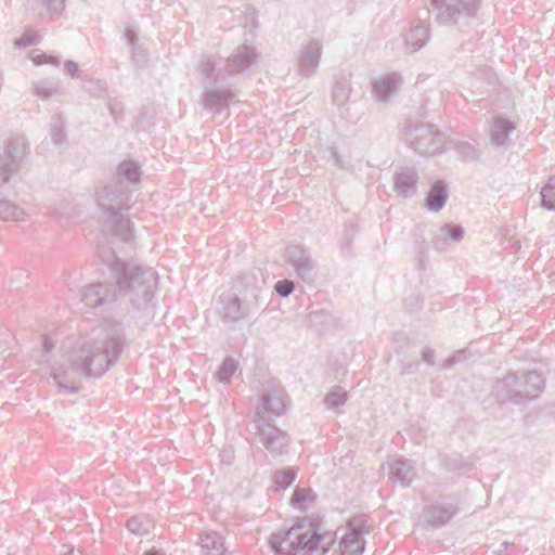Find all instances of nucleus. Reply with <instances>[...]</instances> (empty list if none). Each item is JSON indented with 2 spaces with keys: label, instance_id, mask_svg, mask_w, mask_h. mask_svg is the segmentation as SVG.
Segmentation results:
<instances>
[{
  "label": "nucleus",
  "instance_id": "obj_50",
  "mask_svg": "<svg viewBox=\"0 0 555 555\" xmlns=\"http://www.w3.org/2000/svg\"><path fill=\"white\" fill-rule=\"evenodd\" d=\"M512 545H513V543L503 542V543L501 544L500 552L507 550V548H508L509 546H512Z\"/></svg>",
  "mask_w": 555,
  "mask_h": 555
},
{
  "label": "nucleus",
  "instance_id": "obj_10",
  "mask_svg": "<svg viewBox=\"0 0 555 555\" xmlns=\"http://www.w3.org/2000/svg\"><path fill=\"white\" fill-rule=\"evenodd\" d=\"M251 426L260 442L272 455H281L285 452L288 444V436L285 431L273 426L260 414L254 420Z\"/></svg>",
  "mask_w": 555,
  "mask_h": 555
},
{
  "label": "nucleus",
  "instance_id": "obj_45",
  "mask_svg": "<svg viewBox=\"0 0 555 555\" xmlns=\"http://www.w3.org/2000/svg\"><path fill=\"white\" fill-rule=\"evenodd\" d=\"M64 73L70 76L72 78H79L80 76L79 66L76 62L73 61L65 63Z\"/></svg>",
  "mask_w": 555,
  "mask_h": 555
},
{
  "label": "nucleus",
  "instance_id": "obj_3",
  "mask_svg": "<svg viewBox=\"0 0 555 555\" xmlns=\"http://www.w3.org/2000/svg\"><path fill=\"white\" fill-rule=\"evenodd\" d=\"M333 543L332 533H321L312 521L305 519L269 538V545L278 555H325Z\"/></svg>",
  "mask_w": 555,
  "mask_h": 555
},
{
  "label": "nucleus",
  "instance_id": "obj_13",
  "mask_svg": "<svg viewBox=\"0 0 555 555\" xmlns=\"http://www.w3.org/2000/svg\"><path fill=\"white\" fill-rule=\"evenodd\" d=\"M321 54L322 48L317 41L301 46L297 57L298 74L304 78L313 76L319 68Z\"/></svg>",
  "mask_w": 555,
  "mask_h": 555
},
{
  "label": "nucleus",
  "instance_id": "obj_30",
  "mask_svg": "<svg viewBox=\"0 0 555 555\" xmlns=\"http://www.w3.org/2000/svg\"><path fill=\"white\" fill-rule=\"evenodd\" d=\"M237 371V361L231 357H228L223 360L220 369L218 370L216 376L217 379L222 384H230L232 377Z\"/></svg>",
  "mask_w": 555,
  "mask_h": 555
},
{
  "label": "nucleus",
  "instance_id": "obj_51",
  "mask_svg": "<svg viewBox=\"0 0 555 555\" xmlns=\"http://www.w3.org/2000/svg\"><path fill=\"white\" fill-rule=\"evenodd\" d=\"M144 555H162L158 551L152 550L146 552Z\"/></svg>",
  "mask_w": 555,
  "mask_h": 555
},
{
  "label": "nucleus",
  "instance_id": "obj_43",
  "mask_svg": "<svg viewBox=\"0 0 555 555\" xmlns=\"http://www.w3.org/2000/svg\"><path fill=\"white\" fill-rule=\"evenodd\" d=\"M37 42V35L33 33L24 34L17 41L16 44L21 48H27Z\"/></svg>",
  "mask_w": 555,
  "mask_h": 555
},
{
  "label": "nucleus",
  "instance_id": "obj_33",
  "mask_svg": "<svg viewBox=\"0 0 555 555\" xmlns=\"http://www.w3.org/2000/svg\"><path fill=\"white\" fill-rule=\"evenodd\" d=\"M314 500V493L311 489L296 488L292 495V505L299 509H306L307 503H311Z\"/></svg>",
  "mask_w": 555,
  "mask_h": 555
},
{
  "label": "nucleus",
  "instance_id": "obj_37",
  "mask_svg": "<svg viewBox=\"0 0 555 555\" xmlns=\"http://www.w3.org/2000/svg\"><path fill=\"white\" fill-rule=\"evenodd\" d=\"M348 399L347 392L340 387H335L325 397V403L327 408L335 409L343 405Z\"/></svg>",
  "mask_w": 555,
  "mask_h": 555
},
{
  "label": "nucleus",
  "instance_id": "obj_20",
  "mask_svg": "<svg viewBox=\"0 0 555 555\" xmlns=\"http://www.w3.org/2000/svg\"><path fill=\"white\" fill-rule=\"evenodd\" d=\"M401 85L402 79L400 75H386L375 81L373 85L372 95L375 101L386 103L397 93Z\"/></svg>",
  "mask_w": 555,
  "mask_h": 555
},
{
  "label": "nucleus",
  "instance_id": "obj_28",
  "mask_svg": "<svg viewBox=\"0 0 555 555\" xmlns=\"http://www.w3.org/2000/svg\"><path fill=\"white\" fill-rule=\"evenodd\" d=\"M83 208L80 205L66 204L55 211L59 221L66 225L81 220Z\"/></svg>",
  "mask_w": 555,
  "mask_h": 555
},
{
  "label": "nucleus",
  "instance_id": "obj_52",
  "mask_svg": "<svg viewBox=\"0 0 555 555\" xmlns=\"http://www.w3.org/2000/svg\"><path fill=\"white\" fill-rule=\"evenodd\" d=\"M133 285H134V287L137 288V287H138V282H134V281H133Z\"/></svg>",
  "mask_w": 555,
  "mask_h": 555
},
{
  "label": "nucleus",
  "instance_id": "obj_46",
  "mask_svg": "<svg viewBox=\"0 0 555 555\" xmlns=\"http://www.w3.org/2000/svg\"><path fill=\"white\" fill-rule=\"evenodd\" d=\"M434 357H435V352L433 349L430 348H425L422 352V360L429 364V365H434L435 362H434Z\"/></svg>",
  "mask_w": 555,
  "mask_h": 555
},
{
  "label": "nucleus",
  "instance_id": "obj_49",
  "mask_svg": "<svg viewBox=\"0 0 555 555\" xmlns=\"http://www.w3.org/2000/svg\"><path fill=\"white\" fill-rule=\"evenodd\" d=\"M42 345L47 353H49L54 347V343L50 337H44Z\"/></svg>",
  "mask_w": 555,
  "mask_h": 555
},
{
  "label": "nucleus",
  "instance_id": "obj_9",
  "mask_svg": "<svg viewBox=\"0 0 555 555\" xmlns=\"http://www.w3.org/2000/svg\"><path fill=\"white\" fill-rule=\"evenodd\" d=\"M409 141L415 152L423 156H435L443 151L444 138L442 133L434 131L431 125L409 128Z\"/></svg>",
  "mask_w": 555,
  "mask_h": 555
},
{
  "label": "nucleus",
  "instance_id": "obj_31",
  "mask_svg": "<svg viewBox=\"0 0 555 555\" xmlns=\"http://www.w3.org/2000/svg\"><path fill=\"white\" fill-rule=\"evenodd\" d=\"M295 477L296 470H294L293 468L276 472L273 477L274 491L287 489L294 482Z\"/></svg>",
  "mask_w": 555,
  "mask_h": 555
},
{
  "label": "nucleus",
  "instance_id": "obj_21",
  "mask_svg": "<svg viewBox=\"0 0 555 555\" xmlns=\"http://www.w3.org/2000/svg\"><path fill=\"white\" fill-rule=\"evenodd\" d=\"M256 60L254 49L247 46H241L228 57L225 68L229 74H237L248 68Z\"/></svg>",
  "mask_w": 555,
  "mask_h": 555
},
{
  "label": "nucleus",
  "instance_id": "obj_35",
  "mask_svg": "<svg viewBox=\"0 0 555 555\" xmlns=\"http://www.w3.org/2000/svg\"><path fill=\"white\" fill-rule=\"evenodd\" d=\"M542 206L555 210V178H551L541 190Z\"/></svg>",
  "mask_w": 555,
  "mask_h": 555
},
{
  "label": "nucleus",
  "instance_id": "obj_39",
  "mask_svg": "<svg viewBox=\"0 0 555 555\" xmlns=\"http://www.w3.org/2000/svg\"><path fill=\"white\" fill-rule=\"evenodd\" d=\"M52 132H51V137H52V140L55 144H61L63 143L64 139H65V132L63 130V122H62V119H61V116H54L52 118Z\"/></svg>",
  "mask_w": 555,
  "mask_h": 555
},
{
  "label": "nucleus",
  "instance_id": "obj_4",
  "mask_svg": "<svg viewBox=\"0 0 555 555\" xmlns=\"http://www.w3.org/2000/svg\"><path fill=\"white\" fill-rule=\"evenodd\" d=\"M96 203L105 215L104 229L124 242H130L133 237L131 222L125 216L130 205L124 198V193L116 185H105L96 192Z\"/></svg>",
  "mask_w": 555,
  "mask_h": 555
},
{
  "label": "nucleus",
  "instance_id": "obj_42",
  "mask_svg": "<svg viewBox=\"0 0 555 555\" xmlns=\"http://www.w3.org/2000/svg\"><path fill=\"white\" fill-rule=\"evenodd\" d=\"M465 357H466L465 350H457L441 363V369L448 370V369L452 367L455 363L463 361L465 359Z\"/></svg>",
  "mask_w": 555,
  "mask_h": 555
},
{
  "label": "nucleus",
  "instance_id": "obj_27",
  "mask_svg": "<svg viewBox=\"0 0 555 555\" xmlns=\"http://www.w3.org/2000/svg\"><path fill=\"white\" fill-rule=\"evenodd\" d=\"M428 38V28L425 25H417L410 29L405 36V46L410 52L418 51Z\"/></svg>",
  "mask_w": 555,
  "mask_h": 555
},
{
  "label": "nucleus",
  "instance_id": "obj_40",
  "mask_svg": "<svg viewBox=\"0 0 555 555\" xmlns=\"http://www.w3.org/2000/svg\"><path fill=\"white\" fill-rule=\"evenodd\" d=\"M30 60L36 65L53 64V65L57 66L60 63V60L57 56L48 55L43 52H36V51L31 52Z\"/></svg>",
  "mask_w": 555,
  "mask_h": 555
},
{
  "label": "nucleus",
  "instance_id": "obj_34",
  "mask_svg": "<svg viewBox=\"0 0 555 555\" xmlns=\"http://www.w3.org/2000/svg\"><path fill=\"white\" fill-rule=\"evenodd\" d=\"M35 94L42 100H48L59 92V85L49 79H43L34 83Z\"/></svg>",
  "mask_w": 555,
  "mask_h": 555
},
{
  "label": "nucleus",
  "instance_id": "obj_47",
  "mask_svg": "<svg viewBox=\"0 0 555 555\" xmlns=\"http://www.w3.org/2000/svg\"><path fill=\"white\" fill-rule=\"evenodd\" d=\"M60 555H83L80 548L70 545H63Z\"/></svg>",
  "mask_w": 555,
  "mask_h": 555
},
{
  "label": "nucleus",
  "instance_id": "obj_26",
  "mask_svg": "<svg viewBox=\"0 0 555 555\" xmlns=\"http://www.w3.org/2000/svg\"><path fill=\"white\" fill-rule=\"evenodd\" d=\"M30 9L36 11L40 16H48L60 14L65 8V0H30Z\"/></svg>",
  "mask_w": 555,
  "mask_h": 555
},
{
  "label": "nucleus",
  "instance_id": "obj_12",
  "mask_svg": "<svg viewBox=\"0 0 555 555\" xmlns=\"http://www.w3.org/2000/svg\"><path fill=\"white\" fill-rule=\"evenodd\" d=\"M370 533L364 518H353L348 522L345 534L339 542L341 555H362L364 552V534Z\"/></svg>",
  "mask_w": 555,
  "mask_h": 555
},
{
  "label": "nucleus",
  "instance_id": "obj_15",
  "mask_svg": "<svg viewBox=\"0 0 555 555\" xmlns=\"http://www.w3.org/2000/svg\"><path fill=\"white\" fill-rule=\"evenodd\" d=\"M393 190L403 198L413 197L417 191L418 173L413 167H400L392 177Z\"/></svg>",
  "mask_w": 555,
  "mask_h": 555
},
{
  "label": "nucleus",
  "instance_id": "obj_29",
  "mask_svg": "<svg viewBox=\"0 0 555 555\" xmlns=\"http://www.w3.org/2000/svg\"><path fill=\"white\" fill-rule=\"evenodd\" d=\"M152 526V519L146 515L134 516L127 522L128 530L138 535L146 534Z\"/></svg>",
  "mask_w": 555,
  "mask_h": 555
},
{
  "label": "nucleus",
  "instance_id": "obj_2",
  "mask_svg": "<svg viewBox=\"0 0 555 555\" xmlns=\"http://www.w3.org/2000/svg\"><path fill=\"white\" fill-rule=\"evenodd\" d=\"M103 261L109 268L117 284L118 295L134 309L149 310L154 306L158 276L151 267H142L134 261H126L115 256Z\"/></svg>",
  "mask_w": 555,
  "mask_h": 555
},
{
  "label": "nucleus",
  "instance_id": "obj_22",
  "mask_svg": "<svg viewBox=\"0 0 555 555\" xmlns=\"http://www.w3.org/2000/svg\"><path fill=\"white\" fill-rule=\"evenodd\" d=\"M515 130L512 121L503 117H495L490 129V143L495 147L505 146L509 142V134Z\"/></svg>",
  "mask_w": 555,
  "mask_h": 555
},
{
  "label": "nucleus",
  "instance_id": "obj_23",
  "mask_svg": "<svg viewBox=\"0 0 555 555\" xmlns=\"http://www.w3.org/2000/svg\"><path fill=\"white\" fill-rule=\"evenodd\" d=\"M454 508L449 506L429 505L423 511V518L434 528L444 526L454 515Z\"/></svg>",
  "mask_w": 555,
  "mask_h": 555
},
{
  "label": "nucleus",
  "instance_id": "obj_32",
  "mask_svg": "<svg viewBox=\"0 0 555 555\" xmlns=\"http://www.w3.org/2000/svg\"><path fill=\"white\" fill-rule=\"evenodd\" d=\"M118 173L130 183H137L140 179V167L133 160H124L118 166Z\"/></svg>",
  "mask_w": 555,
  "mask_h": 555
},
{
  "label": "nucleus",
  "instance_id": "obj_38",
  "mask_svg": "<svg viewBox=\"0 0 555 555\" xmlns=\"http://www.w3.org/2000/svg\"><path fill=\"white\" fill-rule=\"evenodd\" d=\"M440 234L453 242H459L463 238L464 229L459 224L447 223L440 228Z\"/></svg>",
  "mask_w": 555,
  "mask_h": 555
},
{
  "label": "nucleus",
  "instance_id": "obj_8",
  "mask_svg": "<svg viewBox=\"0 0 555 555\" xmlns=\"http://www.w3.org/2000/svg\"><path fill=\"white\" fill-rule=\"evenodd\" d=\"M27 152L28 145L25 138L18 135L9 138L4 153L0 154V188H3L21 170Z\"/></svg>",
  "mask_w": 555,
  "mask_h": 555
},
{
  "label": "nucleus",
  "instance_id": "obj_41",
  "mask_svg": "<svg viewBox=\"0 0 555 555\" xmlns=\"http://www.w3.org/2000/svg\"><path fill=\"white\" fill-rule=\"evenodd\" d=\"M294 288V282L291 280L278 281L274 286L275 292L282 297H287L288 295H291Z\"/></svg>",
  "mask_w": 555,
  "mask_h": 555
},
{
  "label": "nucleus",
  "instance_id": "obj_11",
  "mask_svg": "<svg viewBox=\"0 0 555 555\" xmlns=\"http://www.w3.org/2000/svg\"><path fill=\"white\" fill-rule=\"evenodd\" d=\"M285 259L305 283L312 284L318 278L319 266L307 249L291 245L285 250Z\"/></svg>",
  "mask_w": 555,
  "mask_h": 555
},
{
  "label": "nucleus",
  "instance_id": "obj_25",
  "mask_svg": "<svg viewBox=\"0 0 555 555\" xmlns=\"http://www.w3.org/2000/svg\"><path fill=\"white\" fill-rule=\"evenodd\" d=\"M448 197L449 195L446 183L438 180L431 185L426 197L425 206L429 211L438 212L444 207Z\"/></svg>",
  "mask_w": 555,
  "mask_h": 555
},
{
  "label": "nucleus",
  "instance_id": "obj_6",
  "mask_svg": "<svg viewBox=\"0 0 555 555\" xmlns=\"http://www.w3.org/2000/svg\"><path fill=\"white\" fill-rule=\"evenodd\" d=\"M544 380L535 371L505 376L496 385L498 392L504 400L515 404H526L538 398L543 391Z\"/></svg>",
  "mask_w": 555,
  "mask_h": 555
},
{
  "label": "nucleus",
  "instance_id": "obj_5",
  "mask_svg": "<svg viewBox=\"0 0 555 555\" xmlns=\"http://www.w3.org/2000/svg\"><path fill=\"white\" fill-rule=\"evenodd\" d=\"M204 88V109L214 116L224 114L234 99L233 92L225 87L222 69H216L211 61H204L201 66Z\"/></svg>",
  "mask_w": 555,
  "mask_h": 555
},
{
  "label": "nucleus",
  "instance_id": "obj_36",
  "mask_svg": "<svg viewBox=\"0 0 555 555\" xmlns=\"http://www.w3.org/2000/svg\"><path fill=\"white\" fill-rule=\"evenodd\" d=\"M350 94V87L347 82L340 81L336 82L332 90V98L334 104L341 106L344 105Z\"/></svg>",
  "mask_w": 555,
  "mask_h": 555
},
{
  "label": "nucleus",
  "instance_id": "obj_17",
  "mask_svg": "<svg viewBox=\"0 0 555 555\" xmlns=\"http://www.w3.org/2000/svg\"><path fill=\"white\" fill-rule=\"evenodd\" d=\"M240 285L243 287L244 298L256 300L259 304L261 295L266 291L264 276L260 269H253L244 273L240 279Z\"/></svg>",
  "mask_w": 555,
  "mask_h": 555
},
{
  "label": "nucleus",
  "instance_id": "obj_18",
  "mask_svg": "<svg viewBox=\"0 0 555 555\" xmlns=\"http://www.w3.org/2000/svg\"><path fill=\"white\" fill-rule=\"evenodd\" d=\"M285 408L284 391L281 388H273L261 397V406L256 412L255 418L260 414L270 421L271 416L280 415Z\"/></svg>",
  "mask_w": 555,
  "mask_h": 555
},
{
  "label": "nucleus",
  "instance_id": "obj_24",
  "mask_svg": "<svg viewBox=\"0 0 555 555\" xmlns=\"http://www.w3.org/2000/svg\"><path fill=\"white\" fill-rule=\"evenodd\" d=\"M199 544L206 555H232L224 546L223 538L215 531H205L199 538Z\"/></svg>",
  "mask_w": 555,
  "mask_h": 555
},
{
  "label": "nucleus",
  "instance_id": "obj_16",
  "mask_svg": "<svg viewBox=\"0 0 555 555\" xmlns=\"http://www.w3.org/2000/svg\"><path fill=\"white\" fill-rule=\"evenodd\" d=\"M387 465L389 468V479L400 483L402 487H409L416 477L414 464L410 460L401 456L395 457Z\"/></svg>",
  "mask_w": 555,
  "mask_h": 555
},
{
  "label": "nucleus",
  "instance_id": "obj_44",
  "mask_svg": "<svg viewBox=\"0 0 555 555\" xmlns=\"http://www.w3.org/2000/svg\"><path fill=\"white\" fill-rule=\"evenodd\" d=\"M459 152L468 159H474L478 156L476 149L467 143H462L459 145Z\"/></svg>",
  "mask_w": 555,
  "mask_h": 555
},
{
  "label": "nucleus",
  "instance_id": "obj_14",
  "mask_svg": "<svg viewBox=\"0 0 555 555\" xmlns=\"http://www.w3.org/2000/svg\"><path fill=\"white\" fill-rule=\"evenodd\" d=\"M258 308L256 300L244 298L241 301L237 296H232L223 307V317L230 322L244 321L253 317Z\"/></svg>",
  "mask_w": 555,
  "mask_h": 555
},
{
  "label": "nucleus",
  "instance_id": "obj_7",
  "mask_svg": "<svg viewBox=\"0 0 555 555\" xmlns=\"http://www.w3.org/2000/svg\"><path fill=\"white\" fill-rule=\"evenodd\" d=\"M434 18L439 25L455 24L462 17H474L481 0H429Z\"/></svg>",
  "mask_w": 555,
  "mask_h": 555
},
{
  "label": "nucleus",
  "instance_id": "obj_48",
  "mask_svg": "<svg viewBox=\"0 0 555 555\" xmlns=\"http://www.w3.org/2000/svg\"><path fill=\"white\" fill-rule=\"evenodd\" d=\"M125 36H126V40H127L128 44H130V46H134L135 44L137 35H135V33L132 29L127 28Z\"/></svg>",
  "mask_w": 555,
  "mask_h": 555
},
{
  "label": "nucleus",
  "instance_id": "obj_1",
  "mask_svg": "<svg viewBox=\"0 0 555 555\" xmlns=\"http://www.w3.org/2000/svg\"><path fill=\"white\" fill-rule=\"evenodd\" d=\"M124 345L121 323L103 320L85 335L68 337L60 349L59 359L50 362L51 375L60 391L75 393L82 377H100L118 359Z\"/></svg>",
  "mask_w": 555,
  "mask_h": 555
},
{
  "label": "nucleus",
  "instance_id": "obj_19",
  "mask_svg": "<svg viewBox=\"0 0 555 555\" xmlns=\"http://www.w3.org/2000/svg\"><path fill=\"white\" fill-rule=\"evenodd\" d=\"M116 294H109L107 286L103 283H95L87 286L82 291L81 300L88 307L99 308L114 302Z\"/></svg>",
  "mask_w": 555,
  "mask_h": 555
}]
</instances>
